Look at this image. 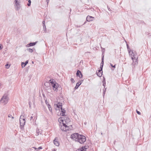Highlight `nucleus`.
I'll use <instances>...</instances> for the list:
<instances>
[{
	"mask_svg": "<svg viewBox=\"0 0 151 151\" xmlns=\"http://www.w3.org/2000/svg\"><path fill=\"white\" fill-rule=\"evenodd\" d=\"M32 148H34L35 150H37V148H36L35 147H32Z\"/></svg>",
	"mask_w": 151,
	"mask_h": 151,
	"instance_id": "obj_41",
	"label": "nucleus"
},
{
	"mask_svg": "<svg viewBox=\"0 0 151 151\" xmlns=\"http://www.w3.org/2000/svg\"><path fill=\"white\" fill-rule=\"evenodd\" d=\"M64 118L65 119V120L64 122L66 123V124H68V123H69L70 121V119L68 117H65Z\"/></svg>",
	"mask_w": 151,
	"mask_h": 151,
	"instance_id": "obj_16",
	"label": "nucleus"
},
{
	"mask_svg": "<svg viewBox=\"0 0 151 151\" xmlns=\"http://www.w3.org/2000/svg\"><path fill=\"white\" fill-rule=\"evenodd\" d=\"M141 23H142V21H141Z\"/></svg>",
	"mask_w": 151,
	"mask_h": 151,
	"instance_id": "obj_48",
	"label": "nucleus"
},
{
	"mask_svg": "<svg viewBox=\"0 0 151 151\" xmlns=\"http://www.w3.org/2000/svg\"><path fill=\"white\" fill-rule=\"evenodd\" d=\"M53 81H54V80L53 79H51L50 80V83H51L52 85H53V84H55L54 83Z\"/></svg>",
	"mask_w": 151,
	"mask_h": 151,
	"instance_id": "obj_25",
	"label": "nucleus"
},
{
	"mask_svg": "<svg viewBox=\"0 0 151 151\" xmlns=\"http://www.w3.org/2000/svg\"><path fill=\"white\" fill-rule=\"evenodd\" d=\"M9 100V98L8 94L6 93H5L1 99L0 102L3 104L4 105H6L8 103Z\"/></svg>",
	"mask_w": 151,
	"mask_h": 151,
	"instance_id": "obj_1",
	"label": "nucleus"
},
{
	"mask_svg": "<svg viewBox=\"0 0 151 151\" xmlns=\"http://www.w3.org/2000/svg\"><path fill=\"white\" fill-rule=\"evenodd\" d=\"M28 2H29V3L27 4V5L28 6H30L31 3V0H29L28 1Z\"/></svg>",
	"mask_w": 151,
	"mask_h": 151,
	"instance_id": "obj_27",
	"label": "nucleus"
},
{
	"mask_svg": "<svg viewBox=\"0 0 151 151\" xmlns=\"http://www.w3.org/2000/svg\"><path fill=\"white\" fill-rule=\"evenodd\" d=\"M91 21V20H88V19H86V21H85L84 22V24H83H83H86V21H87L88 22H90V21Z\"/></svg>",
	"mask_w": 151,
	"mask_h": 151,
	"instance_id": "obj_34",
	"label": "nucleus"
},
{
	"mask_svg": "<svg viewBox=\"0 0 151 151\" xmlns=\"http://www.w3.org/2000/svg\"><path fill=\"white\" fill-rule=\"evenodd\" d=\"M101 48L102 49V53H104L105 52V50L104 48H102V47H101Z\"/></svg>",
	"mask_w": 151,
	"mask_h": 151,
	"instance_id": "obj_28",
	"label": "nucleus"
},
{
	"mask_svg": "<svg viewBox=\"0 0 151 151\" xmlns=\"http://www.w3.org/2000/svg\"><path fill=\"white\" fill-rule=\"evenodd\" d=\"M47 106H48V108H49V111H52V109L51 108V107L50 106V105L49 104H48L47 105Z\"/></svg>",
	"mask_w": 151,
	"mask_h": 151,
	"instance_id": "obj_21",
	"label": "nucleus"
},
{
	"mask_svg": "<svg viewBox=\"0 0 151 151\" xmlns=\"http://www.w3.org/2000/svg\"><path fill=\"white\" fill-rule=\"evenodd\" d=\"M3 47L2 45L1 44H0V50H1L3 48Z\"/></svg>",
	"mask_w": 151,
	"mask_h": 151,
	"instance_id": "obj_35",
	"label": "nucleus"
},
{
	"mask_svg": "<svg viewBox=\"0 0 151 151\" xmlns=\"http://www.w3.org/2000/svg\"><path fill=\"white\" fill-rule=\"evenodd\" d=\"M54 106H55H55L57 107V108H55V109H56V110H57V108H58L59 109H62V104L60 103H58V104H57L56 105L55 104L54 105Z\"/></svg>",
	"mask_w": 151,
	"mask_h": 151,
	"instance_id": "obj_9",
	"label": "nucleus"
},
{
	"mask_svg": "<svg viewBox=\"0 0 151 151\" xmlns=\"http://www.w3.org/2000/svg\"><path fill=\"white\" fill-rule=\"evenodd\" d=\"M83 81H82L80 82H78V83H77L76 84V86L75 87V88L76 89L78 88V87L81 84Z\"/></svg>",
	"mask_w": 151,
	"mask_h": 151,
	"instance_id": "obj_14",
	"label": "nucleus"
},
{
	"mask_svg": "<svg viewBox=\"0 0 151 151\" xmlns=\"http://www.w3.org/2000/svg\"><path fill=\"white\" fill-rule=\"evenodd\" d=\"M33 118V117L31 116L30 118V120H31Z\"/></svg>",
	"mask_w": 151,
	"mask_h": 151,
	"instance_id": "obj_42",
	"label": "nucleus"
},
{
	"mask_svg": "<svg viewBox=\"0 0 151 151\" xmlns=\"http://www.w3.org/2000/svg\"><path fill=\"white\" fill-rule=\"evenodd\" d=\"M6 66H8V64H6V65H5Z\"/></svg>",
	"mask_w": 151,
	"mask_h": 151,
	"instance_id": "obj_45",
	"label": "nucleus"
},
{
	"mask_svg": "<svg viewBox=\"0 0 151 151\" xmlns=\"http://www.w3.org/2000/svg\"><path fill=\"white\" fill-rule=\"evenodd\" d=\"M136 112L139 115L141 114V113L139 111H138L137 110H136Z\"/></svg>",
	"mask_w": 151,
	"mask_h": 151,
	"instance_id": "obj_37",
	"label": "nucleus"
},
{
	"mask_svg": "<svg viewBox=\"0 0 151 151\" xmlns=\"http://www.w3.org/2000/svg\"><path fill=\"white\" fill-rule=\"evenodd\" d=\"M36 42H34L30 43L29 44H27L26 45V47H29L30 46H33L34 45H35L36 44Z\"/></svg>",
	"mask_w": 151,
	"mask_h": 151,
	"instance_id": "obj_11",
	"label": "nucleus"
},
{
	"mask_svg": "<svg viewBox=\"0 0 151 151\" xmlns=\"http://www.w3.org/2000/svg\"><path fill=\"white\" fill-rule=\"evenodd\" d=\"M70 81L72 83H73L75 82L74 80L72 78H71Z\"/></svg>",
	"mask_w": 151,
	"mask_h": 151,
	"instance_id": "obj_32",
	"label": "nucleus"
},
{
	"mask_svg": "<svg viewBox=\"0 0 151 151\" xmlns=\"http://www.w3.org/2000/svg\"><path fill=\"white\" fill-rule=\"evenodd\" d=\"M47 1V3H48V1H49V0H46Z\"/></svg>",
	"mask_w": 151,
	"mask_h": 151,
	"instance_id": "obj_44",
	"label": "nucleus"
},
{
	"mask_svg": "<svg viewBox=\"0 0 151 151\" xmlns=\"http://www.w3.org/2000/svg\"><path fill=\"white\" fill-rule=\"evenodd\" d=\"M8 117L9 118H11L12 119H13L14 118V117L13 116H12V115L11 114H9L8 115Z\"/></svg>",
	"mask_w": 151,
	"mask_h": 151,
	"instance_id": "obj_26",
	"label": "nucleus"
},
{
	"mask_svg": "<svg viewBox=\"0 0 151 151\" xmlns=\"http://www.w3.org/2000/svg\"><path fill=\"white\" fill-rule=\"evenodd\" d=\"M45 102H46V104L47 105H48V104H49V103H47V101H45Z\"/></svg>",
	"mask_w": 151,
	"mask_h": 151,
	"instance_id": "obj_43",
	"label": "nucleus"
},
{
	"mask_svg": "<svg viewBox=\"0 0 151 151\" xmlns=\"http://www.w3.org/2000/svg\"><path fill=\"white\" fill-rule=\"evenodd\" d=\"M32 63H33V62H32Z\"/></svg>",
	"mask_w": 151,
	"mask_h": 151,
	"instance_id": "obj_50",
	"label": "nucleus"
},
{
	"mask_svg": "<svg viewBox=\"0 0 151 151\" xmlns=\"http://www.w3.org/2000/svg\"><path fill=\"white\" fill-rule=\"evenodd\" d=\"M104 55L102 56V61L101 62V66L100 67L102 68L103 67V65H104Z\"/></svg>",
	"mask_w": 151,
	"mask_h": 151,
	"instance_id": "obj_18",
	"label": "nucleus"
},
{
	"mask_svg": "<svg viewBox=\"0 0 151 151\" xmlns=\"http://www.w3.org/2000/svg\"><path fill=\"white\" fill-rule=\"evenodd\" d=\"M141 23H142V21H141Z\"/></svg>",
	"mask_w": 151,
	"mask_h": 151,
	"instance_id": "obj_49",
	"label": "nucleus"
},
{
	"mask_svg": "<svg viewBox=\"0 0 151 151\" xmlns=\"http://www.w3.org/2000/svg\"><path fill=\"white\" fill-rule=\"evenodd\" d=\"M62 124V125L61 124L60 126V128L62 131H66L69 129L70 128L68 126V124L66 125L64 123H63Z\"/></svg>",
	"mask_w": 151,
	"mask_h": 151,
	"instance_id": "obj_5",
	"label": "nucleus"
},
{
	"mask_svg": "<svg viewBox=\"0 0 151 151\" xmlns=\"http://www.w3.org/2000/svg\"><path fill=\"white\" fill-rule=\"evenodd\" d=\"M56 151V150H54V151Z\"/></svg>",
	"mask_w": 151,
	"mask_h": 151,
	"instance_id": "obj_47",
	"label": "nucleus"
},
{
	"mask_svg": "<svg viewBox=\"0 0 151 151\" xmlns=\"http://www.w3.org/2000/svg\"><path fill=\"white\" fill-rule=\"evenodd\" d=\"M76 75L77 76H79L80 78H81L83 76L81 72L79 70L77 71Z\"/></svg>",
	"mask_w": 151,
	"mask_h": 151,
	"instance_id": "obj_12",
	"label": "nucleus"
},
{
	"mask_svg": "<svg viewBox=\"0 0 151 151\" xmlns=\"http://www.w3.org/2000/svg\"><path fill=\"white\" fill-rule=\"evenodd\" d=\"M27 50L30 52H32L33 51V49H31L30 48L27 49Z\"/></svg>",
	"mask_w": 151,
	"mask_h": 151,
	"instance_id": "obj_22",
	"label": "nucleus"
},
{
	"mask_svg": "<svg viewBox=\"0 0 151 151\" xmlns=\"http://www.w3.org/2000/svg\"><path fill=\"white\" fill-rule=\"evenodd\" d=\"M86 137L84 136L79 135L77 141L82 144H83L86 141Z\"/></svg>",
	"mask_w": 151,
	"mask_h": 151,
	"instance_id": "obj_4",
	"label": "nucleus"
},
{
	"mask_svg": "<svg viewBox=\"0 0 151 151\" xmlns=\"http://www.w3.org/2000/svg\"><path fill=\"white\" fill-rule=\"evenodd\" d=\"M19 122L20 128L22 129H24V127L25 123V119L23 118V116L22 115L20 117Z\"/></svg>",
	"mask_w": 151,
	"mask_h": 151,
	"instance_id": "obj_3",
	"label": "nucleus"
},
{
	"mask_svg": "<svg viewBox=\"0 0 151 151\" xmlns=\"http://www.w3.org/2000/svg\"><path fill=\"white\" fill-rule=\"evenodd\" d=\"M128 52L129 54L130 55H132L133 53L132 51H131L130 50H129V51H128Z\"/></svg>",
	"mask_w": 151,
	"mask_h": 151,
	"instance_id": "obj_24",
	"label": "nucleus"
},
{
	"mask_svg": "<svg viewBox=\"0 0 151 151\" xmlns=\"http://www.w3.org/2000/svg\"><path fill=\"white\" fill-rule=\"evenodd\" d=\"M53 143L55 145L57 146H59L60 145L59 142L58 141L57 138L56 137L53 140Z\"/></svg>",
	"mask_w": 151,
	"mask_h": 151,
	"instance_id": "obj_8",
	"label": "nucleus"
},
{
	"mask_svg": "<svg viewBox=\"0 0 151 151\" xmlns=\"http://www.w3.org/2000/svg\"><path fill=\"white\" fill-rule=\"evenodd\" d=\"M102 68H101V67H100V68H101V69H100L99 70H98V72H102L103 73V71H102Z\"/></svg>",
	"mask_w": 151,
	"mask_h": 151,
	"instance_id": "obj_29",
	"label": "nucleus"
},
{
	"mask_svg": "<svg viewBox=\"0 0 151 151\" xmlns=\"http://www.w3.org/2000/svg\"><path fill=\"white\" fill-rule=\"evenodd\" d=\"M106 84V82L105 80L103 81V85L104 86V87H105V86Z\"/></svg>",
	"mask_w": 151,
	"mask_h": 151,
	"instance_id": "obj_31",
	"label": "nucleus"
},
{
	"mask_svg": "<svg viewBox=\"0 0 151 151\" xmlns=\"http://www.w3.org/2000/svg\"><path fill=\"white\" fill-rule=\"evenodd\" d=\"M94 18V17H92V16H88L86 18V19H88L89 18Z\"/></svg>",
	"mask_w": 151,
	"mask_h": 151,
	"instance_id": "obj_30",
	"label": "nucleus"
},
{
	"mask_svg": "<svg viewBox=\"0 0 151 151\" xmlns=\"http://www.w3.org/2000/svg\"><path fill=\"white\" fill-rule=\"evenodd\" d=\"M80 150L81 151H86V148H85V147H83L82 148H81Z\"/></svg>",
	"mask_w": 151,
	"mask_h": 151,
	"instance_id": "obj_23",
	"label": "nucleus"
},
{
	"mask_svg": "<svg viewBox=\"0 0 151 151\" xmlns=\"http://www.w3.org/2000/svg\"><path fill=\"white\" fill-rule=\"evenodd\" d=\"M61 110V112L60 113V114L62 116H65V111L64 110V109H63L62 108L60 109Z\"/></svg>",
	"mask_w": 151,
	"mask_h": 151,
	"instance_id": "obj_15",
	"label": "nucleus"
},
{
	"mask_svg": "<svg viewBox=\"0 0 151 151\" xmlns=\"http://www.w3.org/2000/svg\"><path fill=\"white\" fill-rule=\"evenodd\" d=\"M127 49H128V51H129V50H130V49L129 48V45L127 44Z\"/></svg>",
	"mask_w": 151,
	"mask_h": 151,
	"instance_id": "obj_36",
	"label": "nucleus"
},
{
	"mask_svg": "<svg viewBox=\"0 0 151 151\" xmlns=\"http://www.w3.org/2000/svg\"><path fill=\"white\" fill-rule=\"evenodd\" d=\"M79 135V134H78L77 133L73 134H71V138L72 139L76 141H77Z\"/></svg>",
	"mask_w": 151,
	"mask_h": 151,
	"instance_id": "obj_6",
	"label": "nucleus"
},
{
	"mask_svg": "<svg viewBox=\"0 0 151 151\" xmlns=\"http://www.w3.org/2000/svg\"><path fill=\"white\" fill-rule=\"evenodd\" d=\"M42 24H43V30L44 31V32L45 33L47 32L46 31V26L45 24V21H43L42 22Z\"/></svg>",
	"mask_w": 151,
	"mask_h": 151,
	"instance_id": "obj_13",
	"label": "nucleus"
},
{
	"mask_svg": "<svg viewBox=\"0 0 151 151\" xmlns=\"http://www.w3.org/2000/svg\"><path fill=\"white\" fill-rule=\"evenodd\" d=\"M52 87L53 88V89L54 91H57V86H56L55 84H53V85H52Z\"/></svg>",
	"mask_w": 151,
	"mask_h": 151,
	"instance_id": "obj_19",
	"label": "nucleus"
},
{
	"mask_svg": "<svg viewBox=\"0 0 151 151\" xmlns=\"http://www.w3.org/2000/svg\"><path fill=\"white\" fill-rule=\"evenodd\" d=\"M28 60H27L25 63L22 62V63L21 65L22 68L24 67L28 63Z\"/></svg>",
	"mask_w": 151,
	"mask_h": 151,
	"instance_id": "obj_17",
	"label": "nucleus"
},
{
	"mask_svg": "<svg viewBox=\"0 0 151 151\" xmlns=\"http://www.w3.org/2000/svg\"><path fill=\"white\" fill-rule=\"evenodd\" d=\"M97 75L99 77H101L102 75V72H96Z\"/></svg>",
	"mask_w": 151,
	"mask_h": 151,
	"instance_id": "obj_20",
	"label": "nucleus"
},
{
	"mask_svg": "<svg viewBox=\"0 0 151 151\" xmlns=\"http://www.w3.org/2000/svg\"><path fill=\"white\" fill-rule=\"evenodd\" d=\"M110 65L111 67L114 68H115V65H114L113 66V65L111 63H110Z\"/></svg>",
	"mask_w": 151,
	"mask_h": 151,
	"instance_id": "obj_38",
	"label": "nucleus"
},
{
	"mask_svg": "<svg viewBox=\"0 0 151 151\" xmlns=\"http://www.w3.org/2000/svg\"><path fill=\"white\" fill-rule=\"evenodd\" d=\"M106 88H105V89L104 90V92H103V96H104V95H105V92L106 91Z\"/></svg>",
	"mask_w": 151,
	"mask_h": 151,
	"instance_id": "obj_33",
	"label": "nucleus"
},
{
	"mask_svg": "<svg viewBox=\"0 0 151 151\" xmlns=\"http://www.w3.org/2000/svg\"><path fill=\"white\" fill-rule=\"evenodd\" d=\"M15 7L17 10H19L20 8V0H15Z\"/></svg>",
	"mask_w": 151,
	"mask_h": 151,
	"instance_id": "obj_7",
	"label": "nucleus"
},
{
	"mask_svg": "<svg viewBox=\"0 0 151 151\" xmlns=\"http://www.w3.org/2000/svg\"><path fill=\"white\" fill-rule=\"evenodd\" d=\"M42 149V147H39L37 148V150L39 149Z\"/></svg>",
	"mask_w": 151,
	"mask_h": 151,
	"instance_id": "obj_39",
	"label": "nucleus"
},
{
	"mask_svg": "<svg viewBox=\"0 0 151 151\" xmlns=\"http://www.w3.org/2000/svg\"><path fill=\"white\" fill-rule=\"evenodd\" d=\"M9 66L8 67H8H7V68H9Z\"/></svg>",
	"mask_w": 151,
	"mask_h": 151,
	"instance_id": "obj_46",
	"label": "nucleus"
},
{
	"mask_svg": "<svg viewBox=\"0 0 151 151\" xmlns=\"http://www.w3.org/2000/svg\"><path fill=\"white\" fill-rule=\"evenodd\" d=\"M65 120V119L64 118V117L59 118L58 119V122L60 123L62 122V123H64Z\"/></svg>",
	"mask_w": 151,
	"mask_h": 151,
	"instance_id": "obj_10",
	"label": "nucleus"
},
{
	"mask_svg": "<svg viewBox=\"0 0 151 151\" xmlns=\"http://www.w3.org/2000/svg\"><path fill=\"white\" fill-rule=\"evenodd\" d=\"M131 55V59L133 60V63L132 65L134 66V67H132V68H133L135 67V65H136L137 64L138 57L134 53H133L132 55Z\"/></svg>",
	"mask_w": 151,
	"mask_h": 151,
	"instance_id": "obj_2",
	"label": "nucleus"
},
{
	"mask_svg": "<svg viewBox=\"0 0 151 151\" xmlns=\"http://www.w3.org/2000/svg\"><path fill=\"white\" fill-rule=\"evenodd\" d=\"M31 102L30 101H29V107L30 108H31Z\"/></svg>",
	"mask_w": 151,
	"mask_h": 151,
	"instance_id": "obj_40",
	"label": "nucleus"
}]
</instances>
